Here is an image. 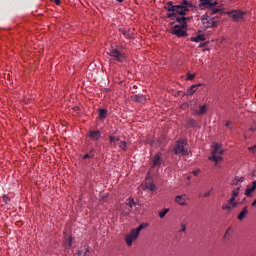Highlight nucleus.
<instances>
[{
	"label": "nucleus",
	"instance_id": "nucleus-6",
	"mask_svg": "<svg viewBox=\"0 0 256 256\" xmlns=\"http://www.w3.org/2000/svg\"><path fill=\"white\" fill-rule=\"evenodd\" d=\"M215 5H217V0H199V9H209Z\"/></svg>",
	"mask_w": 256,
	"mask_h": 256
},
{
	"label": "nucleus",
	"instance_id": "nucleus-41",
	"mask_svg": "<svg viewBox=\"0 0 256 256\" xmlns=\"http://www.w3.org/2000/svg\"><path fill=\"white\" fill-rule=\"evenodd\" d=\"M235 178H236V180L238 181V183H243V181H245V178H244V177L236 176Z\"/></svg>",
	"mask_w": 256,
	"mask_h": 256
},
{
	"label": "nucleus",
	"instance_id": "nucleus-49",
	"mask_svg": "<svg viewBox=\"0 0 256 256\" xmlns=\"http://www.w3.org/2000/svg\"><path fill=\"white\" fill-rule=\"evenodd\" d=\"M118 1V3H123V0H117Z\"/></svg>",
	"mask_w": 256,
	"mask_h": 256
},
{
	"label": "nucleus",
	"instance_id": "nucleus-1",
	"mask_svg": "<svg viewBox=\"0 0 256 256\" xmlns=\"http://www.w3.org/2000/svg\"><path fill=\"white\" fill-rule=\"evenodd\" d=\"M193 7V3L189 0H182L180 3L168 1L164 9L168 11L166 17L168 19H176V22L180 24V26L187 27V22L189 21V17H185L187 13H189V8Z\"/></svg>",
	"mask_w": 256,
	"mask_h": 256
},
{
	"label": "nucleus",
	"instance_id": "nucleus-38",
	"mask_svg": "<svg viewBox=\"0 0 256 256\" xmlns=\"http://www.w3.org/2000/svg\"><path fill=\"white\" fill-rule=\"evenodd\" d=\"M187 79H188V81H193V79H195V74L188 73Z\"/></svg>",
	"mask_w": 256,
	"mask_h": 256
},
{
	"label": "nucleus",
	"instance_id": "nucleus-10",
	"mask_svg": "<svg viewBox=\"0 0 256 256\" xmlns=\"http://www.w3.org/2000/svg\"><path fill=\"white\" fill-rule=\"evenodd\" d=\"M237 205H239V203L227 201L226 204L222 205V209L224 211H229V213H231V211H233V209H235V207H237Z\"/></svg>",
	"mask_w": 256,
	"mask_h": 256
},
{
	"label": "nucleus",
	"instance_id": "nucleus-40",
	"mask_svg": "<svg viewBox=\"0 0 256 256\" xmlns=\"http://www.w3.org/2000/svg\"><path fill=\"white\" fill-rule=\"evenodd\" d=\"M207 17H209L207 14H205V15H203V16L201 17V21H202L203 25L205 24V22L208 21V20H207Z\"/></svg>",
	"mask_w": 256,
	"mask_h": 256
},
{
	"label": "nucleus",
	"instance_id": "nucleus-47",
	"mask_svg": "<svg viewBox=\"0 0 256 256\" xmlns=\"http://www.w3.org/2000/svg\"><path fill=\"white\" fill-rule=\"evenodd\" d=\"M50 1H54V3H56L57 5H61V0H50Z\"/></svg>",
	"mask_w": 256,
	"mask_h": 256
},
{
	"label": "nucleus",
	"instance_id": "nucleus-39",
	"mask_svg": "<svg viewBox=\"0 0 256 256\" xmlns=\"http://www.w3.org/2000/svg\"><path fill=\"white\" fill-rule=\"evenodd\" d=\"M199 173H201V170H200V169H197V170L192 171V175H194V177H198V176H199Z\"/></svg>",
	"mask_w": 256,
	"mask_h": 256
},
{
	"label": "nucleus",
	"instance_id": "nucleus-4",
	"mask_svg": "<svg viewBox=\"0 0 256 256\" xmlns=\"http://www.w3.org/2000/svg\"><path fill=\"white\" fill-rule=\"evenodd\" d=\"M187 26L175 25L172 28V35H176V37H187Z\"/></svg>",
	"mask_w": 256,
	"mask_h": 256
},
{
	"label": "nucleus",
	"instance_id": "nucleus-23",
	"mask_svg": "<svg viewBox=\"0 0 256 256\" xmlns=\"http://www.w3.org/2000/svg\"><path fill=\"white\" fill-rule=\"evenodd\" d=\"M209 15H217V13H223L222 9L219 8H212L208 11Z\"/></svg>",
	"mask_w": 256,
	"mask_h": 256
},
{
	"label": "nucleus",
	"instance_id": "nucleus-13",
	"mask_svg": "<svg viewBox=\"0 0 256 256\" xmlns=\"http://www.w3.org/2000/svg\"><path fill=\"white\" fill-rule=\"evenodd\" d=\"M119 31H120V33H122V35H124V37L126 39H132L133 38V32H131L130 29L120 28Z\"/></svg>",
	"mask_w": 256,
	"mask_h": 256
},
{
	"label": "nucleus",
	"instance_id": "nucleus-36",
	"mask_svg": "<svg viewBox=\"0 0 256 256\" xmlns=\"http://www.w3.org/2000/svg\"><path fill=\"white\" fill-rule=\"evenodd\" d=\"M93 150H91V152H90V154H85L84 156H83V159H91V157H93Z\"/></svg>",
	"mask_w": 256,
	"mask_h": 256
},
{
	"label": "nucleus",
	"instance_id": "nucleus-14",
	"mask_svg": "<svg viewBox=\"0 0 256 256\" xmlns=\"http://www.w3.org/2000/svg\"><path fill=\"white\" fill-rule=\"evenodd\" d=\"M217 25H219V22L213 20H208L204 22V27H206V29H213L217 27Z\"/></svg>",
	"mask_w": 256,
	"mask_h": 256
},
{
	"label": "nucleus",
	"instance_id": "nucleus-48",
	"mask_svg": "<svg viewBox=\"0 0 256 256\" xmlns=\"http://www.w3.org/2000/svg\"><path fill=\"white\" fill-rule=\"evenodd\" d=\"M217 153H218V155H223V153H225V150H220L219 151V148H218V152Z\"/></svg>",
	"mask_w": 256,
	"mask_h": 256
},
{
	"label": "nucleus",
	"instance_id": "nucleus-9",
	"mask_svg": "<svg viewBox=\"0 0 256 256\" xmlns=\"http://www.w3.org/2000/svg\"><path fill=\"white\" fill-rule=\"evenodd\" d=\"M187 200H189V197L187 195H178L175 197V202L178 203V205H181L182 207H185L187 205Z\"/></svg>",
	"mask_w": 256,
	"mask_h": 256
},
{
	"label": "nucleus",
	"instance_id": "nucleus-21",
	"mask_svg": "<svg viewBox=\"0 0 256 256\" xmlns=\"http://www.w3.org/2000/svg\"><path fill=\"white\" fill-rule=\"evenodd\" d=\"M152 162H153V167H159V166H161V156H159V154L155 155V156L153 157Z\"/></svg>",
	"mask_w": 256,
	"mask_h": 256
},
{
	"label": "nucleus",
	"instance_id": "nucleus-46",
	"mask_svg": "<svg viewBox=\"0 0 256 256\" xmlns=\"http://www.w3.org/2000/svg\"><path fill=\"white\" fill-rule=\"evenodd\" d=\"M249 151H252V153H255L256 145L249 147Z\"/></svg>",
	"mask_w": 256,
	"mask_h": 256
},
{
	"label": "nucleus",
	"instance_id": "nucleus-18",
	"mask_svg": "<svg viewBox=\"0 0 256 256\" xmlns=\"http://www.w3.org/2000/svg\"><path fill=\"white\" fill-rule=\"evenodd\" d=\"M148 226H149V224L143 223V224H140L136 229H132V231L135 232V234L139 236L141 231H143V229H145V227H148Z\"/></svg>",
	"mask_w": 256,
	"mask_h": 256
},
{
	"label": "nucleus",
	"instance_id": "nucleus-19",
	"mask_svg": "<svg viewBox=\"0 0 256 256\" xmlns=\"http://www.w3.org/2000/svg\"><path fill=\"white\" fill-rule=\"evenodd\" d=\"M230 239H231V227L225 231L222 241L223 243H227Z\"/></svg>",
	"mask_w": 256,
	"mask_h": 256
},
{
	"label": "nucleus",
	"instance_id": "nucleus-26",
	"mask_svg": "<svg viewBox=\"0 0 256 256\" xmlns=\"http://www.w3.org/2000/svg\"><path fill=\"white\" fill-rule=\"evenodd\" d=\"M197 85H192L188 90H187V95H193V93L197 92Z\"/></svg>",
	"mask_w": 256,
	"mask_h": 256
},
{
	"label": "nucleus",
	"instance_id": "nucleus-43",
	"mask_svg": "<svg viewBox=\"0 0 256 256\" xmlns=\"http://www.w3.org/2000/svg\"><path fill=\"white\" fill-rule=\"evenodd\" d=\"M251 131H255V129L250 128L247 132H245L244 134L245 139H247V136L249 135V133H251Z\"/></svg>",
	"mask_w": 256,
	"mask_h": 256
},
{
	"label": "nucleus",
	"instance_id": "nucleus-16",
	"mask_svg": "<svg viewBox=\"0 0 256 256\" xmlns=\"http://www.w3.org/2000/svg\"><path fill=\"white\" fill-rule=\"evenodd\" d=\"M207 113V106L202 105L199 107V110L194 111V115H205Z\"/></svg>",
	"mask_w": 256,
	"mask_h": 256
},
{
	"label": "nucleus",
	"instance_id": "nucleus-24",
	"mask_svg": "<svg viewBox=\"0 0 256 256\" xmlns=\"http://www.w3.org/2000/svg\"><path fill=\"white\" fill-rule=\"evenodd\" d=\"M133 205H135V199H133V198H129L128 200H127V202H126V207L128 208V209H133Z\"/></svg>",
	"mask_w": 256,
	"mask_h": 256
},
{
	"label": "nucleus",
	"instance_id": "nucleus-45",
	"mask_svg": "<svg viewBox=\"0 0 256 256\" xmlns=\"http://www.w3.org/2000/svg\"><path fill=\"white\" fill-rule=\"evenodd\" d=\"M67 245L68 247H71V245H73V239L71 237L68 239Z\"/></svg>",
	"mask_w": 256,
	"mask_h": 256
},
{
	"label": "nucleus",
	"instance_id": "nucleus-12",
	"mask_svg": "<svg viewBox=\"0 0 256 256\" xmlns=\"http://www.w3.org/2000/svg\"><path fill=\"white\" fill-rule=\"evenodd\" d=\"M256 190V180L252 182L251 186H248L247 189L245 190L244 194L246 195V197H251L252 193H255Z\"/></svg>",
	"mask_w": 256,
	"mask_h": 256
},
{
	"label": "nucleus",
	"instance_id": "nucleus-32",
	"mask_svg": "<svg viewBox=\"0 0 256 256\" xmlns=\"http://www.w3.org/2000/svg\"><path fill=\"white\" fill-rule=\"evenodd\" d=\"M241 191L240 187H237L235 190L232 192V197H239V192Z\"/></svg>",
	"mask_w": 256,
	"mask_h": 256
},
{
	"label": "nucleus",
	"instance_id": "nucleus-17",
	"mask_svg": "<svg viewBox=\"0 0 256 256\" xmlns=\"http://www.w3.org/2000/svg\"><path fill=\"white\" fill-rule=\"evenodd\" d=\"M120 139L121 138L119 136L110 135L109 136V143H110V145H114V147H116L117 146V142H119Z\"/></svg>",
	"mask_w": 256,
	"mask_h": 256
},
{
	"label": "nucleus",
	"instance_id": "nucleus-29",
	"mask_svg": "<svg viewBox=\"0 0 256 256\" xmlns=\"http://www.w3.org/2000/svg\"><path fill=\"white\" fill-rule=\"evenodd\" d=\"M119 147H120V149H121L122 151H127V142L121 141V142L119 143Z\"/></svg>",
	"mask_w": 256,
	"mask_h": 256
},
{
	"label": "nucleus",
	"instance_id": "nucleus-31",
	"mask_svg": "<svg viewBox=\"0 0 256 256\" xmlns=\"http://www.w3.org/2000/svg\"><path fill=\"white\" fill-rule=\"evenodd\" d=\"M187 125L188 127H195L197 125V121L195 119H190Z\"/></svg>",
	"mask_w": 256,
	"mask_h": 256
},
{
	"label": "nucleus",
	"instance_id": "nucleus-35",
	"mask_svg": "<svg viewBox=\"0 0 256 256\" xmlns=\"http://www.w3.org/2000/svg\"><path fill=\"white\" fill-rule=\"evenodd\" d=\"M187 231V225L184 223L181 224V229L179 230V233H185Z\"/></svg>",
	"mask_w": 256,
	"mask_h": 256
},
{
	"label": "nucleus",
	"instance_id": "nucleus-3",
	"mask_svg": "<svg viewBox=\"0 0 256 256\" xmlns=\"http://www.w3.org/2000/svg\"><path fill=\"white\" fill-rule=\"evenodd\" d=\"M108 55L109 57H112L114 61H118V63H123L125 61V54L115 47H112L109 50Z\"/></svg>",
	"mask_w": 256,
	"mask_h": 256
},
{
	"label": "nucleus",
	"instance_id": "nucleus-15",
	"mask_svg": "<svg viewBox=\"0 0 256 256\" xmlns=\"http://www.w3.org/2000/svg\"><path fill=\"white\" fill-rule=\"evenodd\" d=\"M248 213H249V210L247 209V206H245L243 208V210L238 215L239 221H243V219H245V217H247Z\"/></svg>",
	"mask_w": 256,
	"mask_h": 256
},
{
	"label": "nucleus",
	"instance_id": "nucleus-22",
	"mask_svg": "<svg viewBox=\"0 0 256 256\" xmlns=\"http://www.w3.org/2000/svg\"><path fill=\"white\" fill-rule=\"evenodd\" d=\"M133 100L137 101V103H143L147 100V97H145L144 95H134Z\"/></svg>",
	"mask_w": 256,
	"mask_h": 256
},
{
	"label": "nucleus",
	"instance_id": "nucleus-27",
	"mask_svg": "<svg viewBox=\"0 0 256 256\" xmlns=\"http://www.w3.org/2000/svg\"><path fill=\"white\" fill-rule=\"evenodd\" d=\"M107 117V109H100L99 110V118L105 119Z\"/></svg>",
	"mask_w": 256,
	"mask_h": 256
},
{
	"label": "nucleus",
	"instance_id": "nucleus-34",
	"mask_svg": "<svg viewBox=\"0 0 256 256\" xmlns=\"http://www.w3.org/2000/svg\"><path fill=\"white\" fill-rule=\"evenodd\" d=\"M212 192H213V188L205 192L204 195H200V197H211Z\"/></svg>",
	"mask_w": 256,
	"mask_h": 256
},
{
	"label": "nucleus",
	"instance_id": "nucleus-2",
	"mask_svg": "<svg viewBox=\"0 0 256 256\" xmlns=\"http://www.w3.org/2000/svg\"><path fill=\"white\" fill-rule=\"evenodd\" d=\"M175 155L186 156L189 155V145L187 144V140H179L173 149Z\"/></svg>",
	"mask_w": 256,
	"mask_h": 256
},
{
	"label": "nucleus",
	"instance_id": "nucleus-42",
	"mask_svg": "<svg viewBox=\"0 0 256 256\" xmlns=\"http://www.w3.org/2000/svg\"><path fill=\"white\" fill-rule=\"evenodd\" d=\"M231 185H233V186L239 185V182H238L237 178H234V179L232 180Z\"/></svg>",
	"mask_w": 256,
	"mask_h": 256
},
{
	"label": "nucleus",
	"instance_id": "nucleus-7",
	"mask_svg": "<svg viewBox=\"0 0 256 256\" xmlns=\"http://www.w3.org/2000/svg\"><path fill=\"white\" fill-rule=\"evenodd\" d=\"M138 238L139 235L131 230V232L125 237L126 245H128V247H131V245H133V241H137Z\"/></svg>",
	"mask_w": 256,
	"mask_h": 256
},
{
	"label": "nucleus",
	"instance_id": "nucleus-37",
	"mask_svg": "<svg viewBox=\"0 0 256 256\" xmlns=\"http://www.w3.org/2000/svg\"><path fill=\"white\" fill-rule=\"evenodd\" d=\"M131 213V208L126 207L125 210H122V215H129Z\"/></svg>",
	"mask_w": 256,
	"mask_h": 256
},
{
	"label": "nucleus",
	"instance_id": "nucleus-30",
	"mask_svg": "<svg viewBox=\"0 0 256 256\" xmlns=\"http://www.w3.org/2000/svg\"><path fill=\"white\" fill-rule=\"evenodd\" d=\"M169 213V209H164L162 211L159 212V217L160 219H163V217H165V215H167Z\"/></svg>",
	"mask_w": 256,
	"mask_h": 256
},
{
	"label": "nucleus",
	"instance_id": "nucleus-50",
	"mask_svg": "<svg viewBox=\"0 0 256 256\" xmlns=\"http://www.w3.org/2000/svg\"><path fill=\"white\" fill-rule=\"evenodd\" d=\"M187 179H188V181H190V179H191V176H188V177H187Z\"/></svg>",
	"mask_w": 256,
	"mask_h": 256
},
{
	"label": "nucleus",
	"instance_id": "nucleus-33",
	"mask_svg": "<svg viewBox=\"0 0 256 256\" xmlns=\"http://www.w3.org/2000/svg\"><path fill=\"white\" fill-rule=\"evenodd\" d=\"M225 127L230 129V131H233V124L230 120L226 121Z\"/></svg>",
	"mask_w": 256,
	"mask_h": 256
},
{
	"label": "nucleus",
	"instance_id": "nucleus-8",
	"mask_svg": "<svg viewBox=\"0 0 256 256\" xmlns=\"http://www.w3.org/2000/svg\"><path fill=\"white\" fill-rule=\"evenodd\" d=\"M230 17L234 19V21H243V17L245 16V12H241L239 10H234L229 13Z\"/></svg>",
	"mask_w": 256,
	"mask_h": 256
},
{
	"label": "nucleus",
	"instance_id": "nucleus-25",
	"mask_svg": "<svg viewBox=\"0 0 256 256\" xmlns=\"http://www.w3.org/2000/svg\"><path fill=\"white\" fill-rule=\"evenodd\" d=\"M87 253H89V247H84V249L78 251L77 255L78 256H87Z\"/></svg>",
	"mask_w": 256,
	"mask_h": 256
},
{
	"label": "nucleus",
	"instance_id": "nucleus-5",
	"mask_svg": "<svg viewBox=\"0 0 256 256\" xmlns=\"http://www.w3.org/2000/svg\"><path fill=\"white\" fill-rule=\"evenodd\" d=\"M221 148V145L219 143H214V149L212 150V156L209 157L210 161H214V163H219V161H223V157L217 156V153L219 152V149Z\"/></svg>",
	"mask_w": 256,
	"mask_h": 256
},
{
	"label": "nucleus",
	"instance_id": "nucleus-11",
	"mask_svg": "<svg viewBox=\"0 0 256 256\" xmlns=\"http://www.w3.org/2000/svg\"><path fill=\"white\" fill-rule=\"evenodd\" d=\"M88 137H90V139H92V141H99V139H101V131L91 130L88 134Z\"/></svg>",
	"mask_w": 256,
	"mask_h": 256
},
{
	"label": "nucleus",
	"instance_id": "nucleus-44",
	"mask_svg": "<svg viewBox=\"0 0 256 256\" xmlns=\"http://www.w3.org/2000/svg\"><path fill=\"white\" fill-rule=\"evenodd\" d=\"M235 199H236V197H235V196H232V197L228 200V202H229V203H237V201H235Z\"/></svg>",
	"mask_w": 256,
	"mask_h": 256
},
{
	"label": "nucleus",
	"instance_id": "nucleus-20",
	"mask_svg": "<svg viewBox=\"0 0 256 256\" xmlns=\"http://www.w3.org/2000/svg\"><path fill=\"white\" fill-rule=\"evenodd\" d=\"M190 41H192L193 43H201V41H205V35L200 34L198 36L192 37Z\"/></svg>",
	"mask_w": 256,
	"mask_h": 256
},
{
	"label": "nucleus",
	"instance_id": "nucleus-28",
	"mask_svg": "<svg viewBox=\"0 0 256 256\" xmlns=\"http://www.w3.org/2000/svg\"><path fill=\"white\" fill-rule=\"evenodd\" d=\"M146 189H149V191H156L157 187L153 183L146 184Z\"/></svg>",
	"mask_w": 256,
	"mask_h": 256
}]
</instances>
